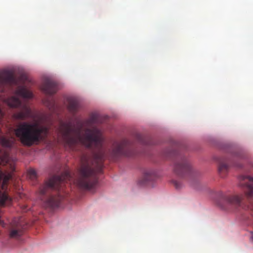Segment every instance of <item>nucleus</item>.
Returning a JSON list of instances; mask_svg holds the SVG:
<instances>
[{"label":"nucleus","instance_id":"1","mask_svg":"<svg viewBox=\"0 0 253 253\" xmlns=\"http://www.w3.org/2000/svg\"><path fill=\"white\" fill-rule=\"evenodd\" d=\"M99 122V116L92 113L88 119L79 122V127L73 128L70 122H59L56 129L58 139L65 146L73 149L78 144L85 147L99 150L98 154L94 155V161L96 162L97 168L94 169L89 158L83 156L81 159V167L79 177L76 181L81 188L89 190L93 188L97 182V172L101 170V162L105 158V153L102 150V137L100 130L92 126Z\"/></svg>","mask_w":253,"mask_h":253},{"label":"nucleus","instance_id":"2","mask_svg":"<svg viewBox=\"0 0 253 253\" xmlns=\"http://www.w3.org/2000/svg\"><path fill=\"white\" fill-rule=\"evenodd\" d=\"M47 126L37 123L23 122L14 129L15 136L24 146L31 147L46 138L48 134Z\"/></svg>","mask_w":253,"mask_h":253},{"label":"nucleus","instance_id":"3","mask_svg":"<svg viewBox=\"0 0 253 253\" xmlns=\"http://www.w3.org/2000/svg\"><path fill=\"white\" fill-rule=\"evenodd\" d=\"M70 177V175L68 172L61 175H54L40 188L39 198L45 207L55 208L59 206L62 199L61 196L58 193L55 195L51 194L50 191L56 190L58 192L61 190L64 182Z\"/></svg>","mask_w":253,"mask_h":253},{"label":"nucleus","instance_id":"4","mask_svg":"<svg viewBox=\"0 0 253 253\" xmlns=\"http://www.w3.org/2000/svg\"><path fill=\"white\" fill-rule=\"evenodd\" d=\"M111 154L115 158L122 156H132L135 155L133 144L126 139L116 141L113 144Z\"/></svg>","mask_w":253,"mask_h":253},{"label":"nucleus","instance_id":"5","mask_svg":"<svg viewBox=\"0 0 253 253\" xmlns=\"http://www.w3.org/2000/svg\"><path fill=\"white\" fill-rule=\"evenodd\" d=\"M173 170L179 176H183L191 171V165L185 156L179 155L177 156L174 163Z\"/></svg>","mask_w":253,"mask_h":253},{"label":"nucleus","instance_id":"6","mask_svg":"<svg viewBox=\"0 0 253 253\" xmlns=\"http://www.w3.org/2000/svg\"><path fill=\"white\" fill-rule=\"evenodd\" d=\"M10 238H18L21 235V224L19 218H14L8 226Z\"/></svg>","mask_w":253,"mask_h":253},{"label":"nucleus","instance_id":"7","mask_svg":"<svg viewBox=\"0 0 253 253\" xmlns=\"http://www.w3.org/2000/svg\"><path fill=\"white\" fill-rule=\"evenodd\" d=\"M242 182L241 186L244 189L245 195L248 198L253 196V177L250 176H243L241 177Z\"/></svg>","mask_w":253,"mask_h":253},{"label":"nucleus","instance_id":"8","mask_svg":"<svg viewBox=\"0 0 253 253\" xmlns=\"http://www.w3.org/2000/svg\"><path fill=\"white\" fill-rule=\"evenodd\" d=\"M243 195H222V201L226 205L238 207L241 206V203L243 199Z\"/></svg>","mask_w":253,"mask_h":253},{"label":"nucleus","instance_id":"9","mask_svg":"<svg viewBox=\"0 0 253 253\" xmlns=\"http://www.w3.org/2000/svg\"><path fill=\"white\" fill-rule=\"evenodd\" d=\"M42 89L47 95H53L58 90L57 83L51 80H46L43 83Z\"/></svg>","mask_w":253,"mask_h":253},{"label":"nucleus","instance_id":"10","mask_svg":"<svg viewBox=\"0 0 253 253\" xmlns=\"http://www.w3.org/2000/svg\"><path fill=\"white\" fill-rule=\"evenodd\" d=\"M13 117L16 120H24L33 117L32 111L30 107L26 105L22 106V110L13 115Z\"/></svg>","mask_w":253,"mask_h":253},{"label":"nucleus","instance_id":"11","mask_svg":"<svg viewBox=\"0 0 253 253\" xmlns=\"http://www.w3.org/2000/svg\"><path fill=\"white\" fill-rule=\"evenodd\" d=\"M229 162V160L227 158H221L219 159L218 170L222 177H224L228 171L229 165L227 163Z\"/></svg>","mask_w":253,"mask_h":253},{"label":"nucleus","instance_id":"12","mask_svg":"<svg viewBox=\"0 0 253 253\" xmlns=\"http://www.w3.org/2000/svg\"><path fill=\"white\" fill-rule=\"evenodd\" d=\"M68 102L67 108L68 110L71 113L75 115L80 107L78 99L75 97H69L68 99Z\"/></svg>","mask_w":253,"mask_h":253},{"label":"nucleus","instance_id":"13","mask_svg":"<svg viewBox=\"0 0 253 253\" xmlns=\"http://www.w3.org/2000/svg\"><path fill=\"white\" fill-rule=\"evenodd\" d=\"M15 93L16 95L25 98H31L33 97L32 92L28 90L26 87L24 86H19L15 90Z\"/></svg>","mask_w":253,"mask_h":253},{"label":"nucleus","instance_id":"14","mask_svg":"<svg viewBox=\"0 0 253 253\" xmlns=\"http://www.w3.org/2000/svg\"><path fill=\"white\" fill-rule=\"evenodd\" d=\"M15 139L13 136L6 137L1 136L0 137V144L3 147L11 148L14 144Z\"/></svg>","mask_w":253,"mask_h":253},{"label":"nucleus","instance_id":"15","mask_svg":"<svg viewBox=\"0 0 253 253\" xmlns=\"http://www.w3.org/2000/svg\"><path fill=\"white\" fill-rule=\"evenodd\" d=\"M4 101L11 108H18L22 105L20 99L15 96L6 99Z\"/></svg>","mask_w":253,"mask_h":253},{"label":"nucleus","instance_id":"16","mask_svg":"<svg viewBox=\"0 0 253 253\" xmlns=\"http://www.w3.org/2000/svg\"><path fill=\"white\" fill-rule=\"evenodd\" d=\"M12 178V174L10 173H4L2 171H0V181L2 180L1 185V188L6 192L5 190L7 189L8 182Z\"/></svg>","mask_w":253,"mask_h":253},{"label":"nucleus","instance_id":"17","mask_svg":"<svg viewBox=\"0 0 253 253\" xmlns=\"http://www.w3.org/2000/svg\"><path fill=\"white\" fill-rule=\"evenodd\" d=\"M155 176V173L153 170H146L144 173L142 178L140 180V183L141 184H145L147 182L153 180Z\"/></svg>","mask_w":253,"mask_h":253},{"label":"nucleus","instance_id":"18","mask_svg":"<svg viewBox=\"0 0 253 253\" xmlns=\"http://www.w3.org/2000/svg\"><path fill=\"white\" fill-rule=\"evenodd\" d=\"M11 198L7 195L6 192L1 193L0 191V205L4 206L9 205L11 202Z\"/></svg>","mask_w":253,"mask_h":253},{"label":"nucleus","instance_id":"19","mask_svg":"<svg viewBox=\"0 0 253 253\" xmlns=\"http://www.w3.org/2000/svg\"><path fill=\"white\" fill-rule=\"evenodd\" d=\"M44 103L49 110L52 111H55L57 107L56 103L53 98H47Z\"/></svg>","mask_w":253,"mask_h":253},{"label":"nucleus","instance_id":"20","mask_svg":"<svg viewBox=\"0 0 253 253\" xmlns=\"http://www.w3.org/2000/svg\"><path fill=\"white\" fill-rule=\"evenodd\" d=\"M28 175L29 178L32 180H34L37 177V173L35 169H30L28 170Z\"/></svg>","mask_w":253,"mask_h":253},{"label":"nucleus","instance_id":"21","mask_svg":"<svg viewBox=\"0 0 253 253\" xmlns=\"http://www.w3.org/2000/svg\"><path fill=\"white\" fill-rule=\"evenodd\" d=\"M137 138L138 141L141 143V144H144V145H147L148 144V142H146L144 138V137L141 135H138L137 136Z\"/></svg>","mask_w":253,"mask_h":253},{"label":"nucleus","instance_id":"22","mask_svg":"<svg viewBox=\"0 0 253 253\" xmlns=\"http://www.w3.org/2000/svg\"><path fill=\"white\" fill-rule=\"evenodd\" d=\"M173 183L176 189L180 188L181 187V184L177 181H173Z\"/></svg>","mask_w":253,"mask_h":253},{"label":"nucleus","instance_id":"23","mask_svg":"<svg viewBox=\"0 0 253 253\" xmlns=\"http://www.w3.org/2000/svg\"><path fill=\"white\" fill-rule=\"evenodd\" d=\"M0 225H2L3 227H5V224L3 223L2 221L0 219Z\"/></svg>","mask_w":253,"mask_h":253},{"label":"nucleus","instance_id":"24","mask_svg":"<svg viewBox=\"0 0 253 253\" xmlns=\"http://www.w3.org/2000/svg\"><path fill=\"white\" fill-rule=\"evenodd\" d=\"M250 239L252 241H253V232H252L251 233V237H250Z\"/></svg>","mask_w":253,"mask_h":253},{"label":"nucleus","instance_id":"25","mask_svg":"<svg viewBox=\"0 0 253 253\" xmlns=\"http://www.w3.org/2000/svg\"><path fill=\"white\" fill-rule=\"evenodd\" d=\"M220 206H221L223 209H226V208H225V206H224V205H220Z\"/></svg>","mask_w":253,"mask_h":253},{"label":"nucleus","instance_id":"26","mask_svg":"<svg viewBox=\"0 0 253 253\" xmlns=\"http://www.w3.org/2000/svg\"><path fill=\"white\" fill-rule=\"evenodd\" d=\"M234 166L237 167H241V165H236V164H234Z\"/></svg>","mask_w":253,"mask_h":253}]
</instances>
